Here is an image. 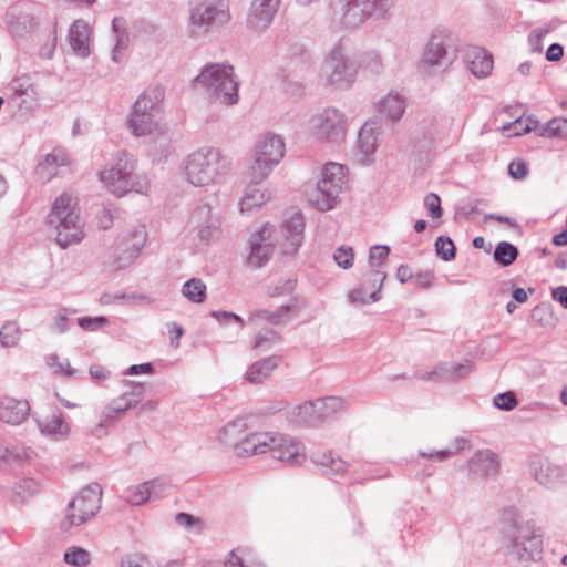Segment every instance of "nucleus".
<instances>
[{
  "instance_id": "a19ab883",
  "label": "nucleus",
  "mask_w": 567,
  "mask_h": 567,
  "mask_svg": "<svg viewBox=\"0 0 567 567\" xmlns=\"http://www.w3.org/2000/svg\"><path fill=\"white\" fill-rule=\"evenodd\" d=\"M519 251L515 245L509 241H499L493 254L494 261L502 267L511 266L518 257Z\"/></svg>"
},
{
  "instance_id": "5fc2aeb1",
  "label": "nucleus",
  "mask_w": 567,
  "mask_h": 567,
  "mask_svg": "<svg viewBox=\"0 0 567 567\" xmlns=\"http://www.w3.org/2000/svg\"><path fill=\"white\" fill-rule=\"evenodd\" d=\"M493 402L496 408L503 411H512L518 404L516 395L511 391L498 393L494 396Z\"/></svg>"
},
{
  "instance_id": "680f3d73",
  "label": "nucleus",
  "mask_w": 567,
  "mask_h": 567,
  "mask_svg": "<svg viewBox=\"0 0 567 567\" xmlns=\"http://www.w3.org/2000/svg\"><path fill=\"white\" fill-rule=\"evenodd\" d=\"M508 174L514 179H524L528 174L526 162L520 158L513 159L508 164Z\"/></svg>"
},
{
  "instance_id": "cd10ccee",
  "label": "nucleus",
  "mask_w": 567,
  "mask_h": 567,
  "mask_svg": "<svg viewBox=\"0 0 567 567\" xmlns=\"http://www.w3.org/2000/svg\"><path fill=\"white\" fill-rule=\"evenodd\" d=\"M69 42L72 51L76 55L81 58H87L90 55V31L83 20H76L71 25L69 30Z\"/></svg>"
},
{
  "instance_id": "f257e3e1",
  "label": "nucleus",
  "mask_w": 567,
  "mask_h": 567,
  "mask_svg": "<svg viewBox=\"0 0 567 567\" xmlns=\"http://www.w3.org/2000/svg\"><path fill=\"white\" fill-rule=\"evenodd\" d=\"M239 81L234 68L224 63H210L204 66L193 80V89L202 92L208 100L224 105L237 104Z\"/></svg>"
},
{
  "instance_id": "9d476101",
  "label": "nucleus",
  "mask_w": 567,
  "mask_h": 567,
  "mask_svg": "<svg viewBox=\"0 0 567 567\" xmlns=\"http://www.w3.org/2000/svg\"><path fill=\"white\" fill-rule=\"evenodd\" d=\"M357 73V61L348 56L341 42L336 43L327 54L322 65L321 78L324 85L350 87L355 81Z\"/></svg>"
},
{
  "instance_id": "6e6552de",
  "label": "nucleus",
  "mask_w": 567,
  "mask_h": 567,
  "mask_svg": "<svg viewBox=\"0 0 567 567\" xmlns=\"http://www.w3.org/2000/svg\"><path fill=\"white\" fill-rule=\"evenodd\" d=\"M344 169L346 167L339 163L326 164L317 187L308 194L310 204L318 210L328 212L338 204L346 178Z\"/></svg>"
},
{
  "instance_id": "423d86ee",
  "label": "nucleus",
  "mask_w": 567,
  "mask_h": 567,
  "mask_svg": "<svg viewBox=\"0 0 567 567\" xmlns=\"http://www.w3.org/2000/svg\"><path fill=\"white\" fill-rule=\"evenodd\" d=\"M164 91L159 86L146 89L133 105L128 128L135 137L161 131V104Z\"/></svg>"
},
{
  "instance_id": "8fccbe9b",
  "label": "nucleus",
  "mask_w": 567,
  "mask_h": 567,
  "mask_svg": "<svg viewBox=\"0 0 567 567\" xmlns=\"http://www.w3.org/2000/svg\"><path fill=\"white\" fill-rule=\"evenodd\" d=\"M20 339V328L16 322H7L0 329V342L4 347H14Z\"/></svg>"
},
{
  "instance_id": "f03ea898",
  "label": "nucleus",
  "mask_w": 567,
  "mask_h": 567,
  "mask_svg": "<svg viewBox=\"0 0 567 567\" xmlns=\"http://www.w3.org/2000/svg\"><path fill=\"white\" fill-rule=\"evenodd\" d=\"M542 536L534 520L513 516L505 532V555L522 563L536 560L542 554Z\"/></svg>"
},
{
  "instance_id": "f3484780",
  "label": "nucleus",
  "mask_w": 567,
  "mask_h": 567,
  "mask_svg": "<svg viewBox=\"0 0 567 567\" xmlns=\"http://www.w3.org/2000/svg\"><path fill=\"white\" fill-rule=\"evenodd\" d=\"M147 233L145 226L134 227L117 245L115 250L117 267H125L137 258L146 243Z\"/></svg>"
},
{
  "instance_id": "4c0bfd02",
  "label": "nucleus",
  "mask_w": 567,
  "mask_h": 567,
  "mask_svg": "<svg viewBox=\"0 0 567 567\" xmlns=\"http://www.w3.org/2000/svg\"><path fill=\"white\" fill-rule=\"evenodd\" d=\"M377 144H351L348 156L353 164L368 166L374 162Z\"/></svg>"
},
{
  "instance_id": "c85d7f7f",
  "label": "nucleus",
  "mask_w": 567,
  "mask_h": 567,
  "mask_svg": "<svg viewBox=\"0 0 567 567\" xmlns=\"http://www.w3.org/2000/svg\"><path fill=\"white\" fill-rule=\"evenodd\" d=\"M311 461L326 476L342 475L348 468V463L332 452H315L311 455Z\"/></svg>"
},
{
  "instance_id": "052dcab7",
  "label": "nucleus",
  "mask_w": 567,
  "mask_h": 567,
  "mask_svg": "<svg viewBox=\"0 0 567 567\" xmlns=\"http://www.w3.org/2000/svg\"><path fill=\"white\" fill-rule=\"evenodd\" d=\"M120 567H150V563L143 554L132 553L122 557Z\"/></svg>"
},
{
  "instance_id": "4468645a",
  "label": "nucleus",
  "mask_w": 567,
  "mask_h": 567,
  "mask_svg": "<svg viewBox=\"0 0 567 567\" xmlns=\"http://www.w3.org/2000/svg\"><path fill=\"white\" fill-rule=\"evenodd\" d=\"M390 6L391 0H343L340 23L346 29H357L374 14L384 16Z\"/></svg>"
},
{
  "instance_id": "6e6d98bb",
  "label": "nucleus",
  "mask_w": 567,
  "mask_h": 567,
  "mask_svg": "<svg viewBox=\"0 0 567 567\" xmlns=\"http://www.w3.org/2000/svg\"><path fill=\"white\" fill-rule=\"evenodd\" d=\"M130 34L126 30H122L121 33L115 35V45L112 52V60L116 63L121 62L122 52L128 47Z\"/></svg>"
},
{
  "instance_id": "603ef678",
  "label": "nucleus",
  "mask_w": 567,
  "mask_h": 567,
  "mask_svg": "<svg viewBox=\"0 0 567 567\" xmlns=\"http://www.w3.org/2000/svg\"><path fill=\"white\" fill-rule=\"evenodd\" d=\"M38 492V485L32 478H23L13 487V493L20 501L34 495Z\"/></svg>"
},
{
  "instance_id": "f704fd0d",
  "label": "nucleus",
  "mask_w": 567,
  "mask_h": 567,
  "mask_svg": "<svg viewBox=\"0 0 567 567\" xmlns=\"http://www.w3.org/2000/svg\"><path fill=\"white\" fill-rule=\"evenodd\" d=\"M260 184L261 183H254L250 179V183L245 188V193L240 202L241 212H250L256 207L262 206L269 200L270 195L261 189Z\"/></svg>"
},
{
  "instance_id": "a18cd8bd",
  "label": "nucleus",
  "mask_w": 567,
  "mask_h": 567,
  "mask_svg": "<svg viewBox=\"0 0 567 567\" xmlns=\"http://www.w3.org/2000/svg\"><path fill=\"white\" fill-rule=\"evenodd\" d=\"M64 561L73 567H86L91 563V554L82 547L72 546L65 550Z\"/></svg>"
},
{
  "instance_id": "e433bc0d",
  "label": "nucleus",
  "mask_w": 567,
  "mask_h": 567,
  "mask_svg": "<svg viewBox=\"0 0 567 567\" xmlns=\"http://www.w3.org/2000/svg\"><path fill=\"white\" fill-rule=\"evenodd\" d=\"M532 131H534L538 136L539 122L534 116H528L526 118L520 117L502 126V134L504 137L518 136Z\"/></svg>"
},
{
  "instance_id": "a878e982",
  "label": "nucleus",
  "mask_w": 567,
  "mask_h": 567,
  "mask_svg": "<svg viewBox=\"0 0 567 567\" xmlns=\"http://www.w3.org/2000/svg\"><path fill=\"white\" fill-rule=\"evenodd\" d=\"M465 61L470 72L478 79L486 78L493 70V56L481 47H471L466 50Z\"/></svg>"
},
{
  "instance_id": "412c9836",
  "label": "nucleus",
  "mask_w": 567,
  "mask_h": 567,
  "mask_svg": "<svg viewBox=\"0 0 567 567\" xmlns=\"http://www.w3.org/2000/svg\"><path fill=\"white\" fill-rule=\"evenodd\" d=\"M282 0H252L247 23L255 31L267 29L272 22Z\"/></svg>"
},
{
  "instance_id": "69168bd1",
  "label": "nucleus",
  "mask_w": 567,
  "mask_h": 567,
  "mask_svg": "<svg viewBox=\"0 0 567 567\" xmlns=\"http://www.w3.org/2000/svg\"><path fill=\"white\" fill-rule=\"evenodd\" d=\"M424 205L434 218H440L443 214L441 199L434 193H429L424 198Z\"/></svg>"
},
{
  "instance_id": "ea45409f",
  "label": "nucleus",
  "mask_w": 567,
  "mask_h": 567,
  "mask_svg": "<svg viewBox=\"0 0 567 567\" xmlns=\"http://www.w3.org/2000/svg\"><path fill=\"white\" fill-rule=\"evenodd\" d=\"M539 137L567 140V118L554 117L546 124H539Z\"/></svg>"
},
{
  "instance_id": "c9c22d12",
  "label": "nucleus",
  "mask_w": 567,
  "mask_h": 567,
  "mask_svg": "<svg viewBox=\"0 0 567 567\" xmlns=\"http://www.w3.org/2000/svg\"><path fill=\"white\" fill-rule=\"evenodd\" d=\"M315 401L317 406V415L319 416V423L332 419L338 413L346 410V402L338 396L320 398Z\"/></svg>"
},
{
  "instance_id": "c03bdc74",
  "label": "nucleus",
  "mask_w": 567,
  "mask_h": 567,
  "mask_svg": "<svg viewBox=\"0 0 567 567\" xmlns=\"http://www.w3.org/2000/svg\"><path fill=\"white\" fill-rule=\"evenodd\" d=\"M155 486L154 481L138 484L134 489L128 491L126 501L132 505H142L151 498L152 489Z\"/></svg>"
},
{
  "instance_id": "de8ad7c7",
  "label": "nucleus",
  "mask_w": 567,
  "mask_h": 567,
  "mask_svg": "<svg viewBox=\"0 0 567 567\" xmlns=\"http://www.w3.org/2000/svg\"><path fill=\"white\" fill-rule=\"evenodd\" d=\"M291 307L288 305L281 306L277 311L269 312L268 310H257L251 313V318L265 319L274 324H281L288 320V313Z\"/></svg>"
},
{
  "instance_id": "9b49d317",
  "label": "nucleus",
  "mask_w": 567,
  "mask_h": 567,
  "mask_svg": "<svg viewBox=\"0 0 567 567\" xmlns=\"http://www.w3.org/2000/svg\"><path fill=\"white\" fill-rule=\"evenodd\" d=\"M101 501L102 487L99 483H91L82 488L69 503L61 528L69 530L92 519L101 508Z\"/></svg>"
},
{
  "instance_id": "c756f323",
  "label": "nucleus",
  "mask_w": 567,
  "mask_h": 567,
  "mask_svg": "<svg viewBox=\"0 0 567 567\" xmlns=\"http://www.w3.org/2000/svg\"><path fill=\"white\" fill-rule=\"evenodd\" d=\"M405 107V99L398 92H389L377 103L378 112L386 118H390L392 122H396L402 117Z\"/></svg>"
},
{
  "instance_id": "338daca9",
  "label": "nucleus",
  "mask_w": 567,
  "mask_h": 567,
  "mask_svg": "<svg viewBox=\"0 0 567 567\" xmlns=\"http://www.w3.org/2000/svg\"><path fill=\"white\" fill-rule=\"evenodd\" d=\"M128 389L123 392L127 400H131L136 405L144 396L145 386L143 383L127 382Z\"/></svg>"
},
{
  "instance_id": "58836bf2",
  "label": "nucleus",
  "mask_w": 567,
  "mask_h": 567,
  "mask_svg": "<svg viewBox=\"0 0 567 567\" xmlns=\"http://www.w3.org/2000/svg\"><path fill=\"white\" fill-rule=\"evenodd\" d=\"M389 128V124L384 125L379 118H371L359 131L358 142H379L384 138L385 130Z\"/></svg>"
},
{
  "instance_id": "bf43d9fd",
  "label": "nucleus",
  "mask_w": 567,
  "mask_h": 567,
  "mask_svg": "<svg viewBox=\"0 0 567 567\" xmlns=\"http://www.w3.org/2000/svg\"><path fill=\"white\" fill-rule=\"evenodd\" d=\"M109 322L106 317H82L78 319V324L87 331H95Z\"/></svg>"
},
{
  "instance_id": "393cba45",
  "label": "nucleus",
  "mask_w": 567,
  "mask_h": 567,
  "mask_svg": "<svg viewBox=\"0 0 567 567\" xmlns=\"http://www.w3.org/2000/svg\"><path fill=\"white\" fill-rule=\"evenodd\" d=\"M37 424L43 435L55 441L66 439L71 431L64 413L59 409L53 410L51 414L37 419Z\"/></svg>"
},
{
  "instance_id": "79ce46f5",
  "label": "nucleus",
  "mask_w": 567,
  "mask_h": 567,
  "mask_svg": "<svg viewBox=\"0 0 567 567\" xmlns=\"http://www.w3.org/2000/svg\"><path fill=\"white\" fill-rule=\"evenodd\" d=\"M182 293L189 301L202 303L206 299V285L199 278H192L183 285Z\"/></svg>"
},
{
  "instance_id": "bb28decb",
  "label": "nucleus",
  "mask_w": 567,
  "mask_h": 567,
  "mask_svg": "<svg viewBox=\"0 0 567 567\" xmlns=\"http://www.w3.org/2000/svg\"><path fill=\"white\" fill-rule=\"evenodd\" d=\"M385 278H386L385 272L378 270V269H372L367 275V281L371 282L372 287H374L375 290L368 295V291L363 286L359 287L357 289H353L349 293L350 301L352 303H361V305L372 303V302L378 301L380 299V291H381V288H382V285H383V281L385 280Z\"/></svg>"
},
{
  "instance_id": "4be33fe9",
  "label": "nucleus",
  "mask_w": 567,
  "mask_h": 567,
  "mask_svg": "<svg viewBox=\"0 0 567 567\" xmlns=\"http://www.w3.org/2000/svg\"><path fill=\"white\" fill-rule=\"evenodd\" d=\"M535 480L549 488L567 483V472L559 465L553 464L547 458H538L532 463Z\"/></svg>"
},
{
  "instance_id": "a211bd4d",
  "label": "nucleus",
  "mask_w": 567,
  "mask_h": 567,
  "mask_svg": "<svg viewBox=\"0 0 567 567\" xmlns=\"http://www.w3.org/2000/svg\"><path fill=\"white\" fill-rule=\"evenodd\" d=\"M272 228L264 225L260 230L252 234L250 238V252L247 264L252 268H260L266 265L274 252L271 240Z\"/></svg>"
},
{
  "instance_id": "5701e85b",
  "label": "nucleus",
  "mask_w": 567,
  "mask_h": 567,
  "mask_svg": "<svg viewBox=\"0 0 567 567\" xmlns=\"http://www.w3.org/2000/svg\"><path fill=\"white\" fill-rule=\"evenodd\" d=\"M305 220L301 213L293 215L285 221L281 228L284 243L281 250L284 255H293L297 252L303 241Z\"/></svg>"
},
{
  "instance_id": "2f4dec72",
  "label": "nucleus",
  "mask_w": 567,
  "mask_h": 567,
  "mask_svg": "<svg viewBox=\"0 0 567 567\" xmlns=\"http://www.w3.org/2000/svg\"><path fill=\"white\" fill-rule=\"evenodd\" d=\"M30 411L25 400H8L0 408V420L9 424H20L25 420Z\"/></svg>"
},
{
  "instance_id": "0eeeda50",
  "label": "nucleus",
  "mask_w": 567,
  "mask_h": 567,
  "mask_svg": "<svg viewBox=\"0 0 567 567\" xmlns=\"http://www.w3.org/2000/svg\"><path fill=\"white\" fill-rule=\"evenodd\" d=\"M348 118L342 111L328 106L310 116L301 125V131L293 138L326 136L332 140H344L348 131Z\"/></svg>"
},
{
  "instance_id": "b1692460",
  "label": "nucleus",
  "mask_w": 567,
  "mask_h": 567,
  "mask_svg": "<svg viewBox=\"0 0 567 567\" xmlns=\"http://www.w3.org/2000/svg\"><path fill=\"white\" fill-rule=\"evenodd\" d=\"M499 466L498 455L489 449L478 450L468 460L471 473L484 478L496 476L499 472Z\"/></svg>"
},
{
  "instance_id": "0e129e2a",
  "label": "nucleus",
  "mask_w": 567,
  "mask_h": 567,
  "mask_svg": "<svg viewBox=\"0 0 567 567\" xmlns=\"http://www.w3.org/2000/svg\"><path fill=\"white\" fill-rule=\"evenodd\" d=\"M435 275L432 270L419 271L414 275L413 284L417 289H429L432 287Z\"/></svg>"
},
{
  "instance_id": "1a4fd4ad",
  "label": "nucleus",
  "mask_w": 567,
  "mask_h": 567,
  "mask_svg": "<svg viewBox=\"0 0 567 567\" xmlns=\"http://www.w3.org/2000/svg\"><path fill=\"white\" fill-rule=\"evenodd\" d=\"M135 166L136 159L128 156L125 151H121L116 155L115 164L111 168L100 172V181L117 197H122L131 190L142 193V186L136 182Z\"/></svg>"
},
{
  "instance_id": "ddd939ff",
  "label": "nucleus",
  "mask_w": 567,
  "mask_h": 567,
  "mask_svg": "<svg viewBox=\"0 0 567 567\" xmlns=\"http://www.w3.org/2000/svg\"><path fill=\"white\" fill-rule=\"evenodd\" d=\"M230 20L227 0H205L190 9L189 24L193 27L192 35L208 32L210 29L221 27Z\"/></svg>"
},
{
  "instance_id": "774afa93",
  "label": "nucleus",
  "mask_w": 567,
  "mask_h": 567,
  "mask_svg": "<svg viewBox=\"0 0 567 567\" xmlns=\"http://www.w3.org/2000/svg\"><path fill=\"white\" fill-rule=\"evenodd\" d=\"M175 523L178 526L185 527L187 529L197 527L198 530L202 529V520L198 517H195L188 513H178L175 516Z\"/></svg>"
},
{
  "instance_id": "e2e57ef3",
  "label": "nucleus",
  "mask_w": 567,
  "mask_h": 567,
  "mask_svg": "<svg viewBox=\"0 0 567 567\" xmlns=\"http://www.w3.org/2000/svg\"><path fill=\"white\" fill-rule=\"evenodd\" d=\"M390 248L388 246L375 245L370 248L369 261L372 267H379L388 257Z\"/></svg>"
},
{
  "instance_id": "2eb2a0df",
  "label": "nucleus",
  "mask_w": 567,
  "mask_h": 567,
  "mask_svg": "<svg viewBox=\"0 0 567 567\" xmlns=\"http://www.w3.org/2000/svg\"><path fill=\"white\" fill-rule=\"evenodd\" d=\"M286 144H257L248 176L254 183H261L285 156Z\"/></svg>"
},
{
  "instance_id": "aec40b11",
  "label": "nucleus",
  "mask_w": 567,
  "mask_h": 567,
  "mask_svg": "<svg viewBox=\"0 0 567 567\" xmlns=\"http://www.w3.org/2000/svg\"><path fill=\"white\" fill-rule=\"evenodd\" d=\"M39 25L38 18L23 6H11L7 12V28L13 38L30 34Z\"/></svg>"
},
{
  "instance_id": "f8f14e48",
  "label": "nucleus",
  "mask_w": 567,
  "mask_h": 567,
  "mask_svg": "<svg viewBox=\"0 0 567 567\" xmlns=\"http://www.w3.org/2000/svg\"><path fill=\"white\" fill-rule=\"evenodd\" d=\"M244 426L243 420H235L225 425L219 432V440L227 445H234L235 454L239 457L268 453L272 433H250L239 442H234Z\"/></svg>"
},
{
  "instance_id": "39448f33",
  "label": "nucleus",
  "mask_w": 567,
  "mask_h": 567,
  "mask_svg": "<svg viewBox=\"0 0 567 567\" xmlns=\"http://www.w3.org/2000/svg\"><path fill=\"white\" fill-rule=\"evenodd\" d=\"M457 52L453 33L437 28L427 38L420 59V68L427 74L443 73L456 61Z\"/></svg>"
},
{
  "instance_id": "864d4df0",
  "label": "nucleus",
  "mask_w": 567,
  "mask_h": 567,
  "mask_svg": "<svg viewBox=\"0 0 567 567\" xmlns=\"http://www.w3.org/2000/svg\"><path fill=\"white\" fill-rule=\"evenodd\" d=\"M333 259L337 265L343 269H349L353 265L354 251L350 246H341L336 249Z\"/></svg>"
},
{
  "instance_id": "6ab92c4d",
  "label": "nucleus",
  "mask_w": 567,
  "mask_h": 567,
  "mask_svg": "<svg viewBox=\"0 0 567 567\" xmlns=\"http://www.w3.org/2000/svg\"><path fill=\"white\" fill-rule=\"evenodd\" d=\"M302 450L303 446L300 442H293L284 435L272 433V442H269L268 453L275 460L298 465L306 458Z\"/></svg>"
},
{
  "instance_id": "7ed1b4c3",
  "label": "nucleus",
  "mask_w": 567,
  "mask_h": 567,
  "mask_svg": "<svg viewBox=\"0 0 567 567\" xmlns=\"http://www.w3.org/2000/svg\"><path fill=\"white\" fill-rule=\"evenodd\" d=\"M48 223L56 230V244L61 248L79 244L84 238L83 224L78 200L71 194L62 193L52 204Z\"/></svg>"
},
{
  "instance_id": "09e8293b",
  "label": "nucleus",
  "mask_w": 567,
  "mask_h": 567,
  "mask_svg": "<svg viewBox=\"0 0 567 567\" xmlns=\"http://www.w3.org/2000/svg\"><path fill=\"white\" fill-rule=\"evenodd\" d=\"M435 251L444 261H451L455 258L456 249L453 240L447 236H439L435 240Z\"/></svg>"
},
{
  "instance_id": "20e7f679",
  "label": "nucleus",
  "mask_w": 567,
  "mask_h": 567,
  "mask_svg": "<svg viewBox=\"0 0 567 567\" xmlns=\"http://www.w3.org/2000/svg\"><path fill=\"white\" fill-rule=\"evenodd\" d=\"M229 167L230 159L219 148L203 146L187 156L185 174L192 185L203 187L215 183Z\"/></svg>"
},
{
  "instance_id": "4d7b16f0",
  "label": "nucleus",
  "mask_w": 567,
  "mask_h": 567,
  "mask_svg": "<svg viewBox=\"0 0 567 567\" xmlns=\"http://www.w3.org/2000/svg\"><path fill=\"white\" fill-rule=\"evenodd\" d=\"M280 340L279 334L274 329H262L255 339L254 348H262L267 344H275Z\"/></svg>"
},
{
  "instance_id": "473e14b6",
  "label": "nucleus",
  "mask_w": 567,
  "mask_h": 567,
  "mask_svg": "<svg viewBox=\"0 0 567 567\" xmlns=\"http://www.w3.org/2000/svg\"><path fill=\"white\" fill-rule=\"evenodd\" d=\"M280 357L271 355L252 363L246 371V380L250 383H259L270 377L278 367Z\"/></svg>"
},
{
  "instance_id": "72a5a7b5",
  "label": "nucleus",
  "mask_w": 567,
  "mask_h": 567,
  "mask_svg": "<svg viewBox=\"0 0 567 567\" xmlns=\"http://www.w3.org/2000/svg\"><path fill=\"white\" fill-rule=\"evenodd\" d=\"M288 419L296 424L311 425L319 424V416L317 415L316 401H307L302 404L296 405L288 412Z\"/></svg>"
},
{
  "instance_id": "49530a36",
  "label": "nucleus",
  "mask_w": 567,
  "mask_h": 567,
  "mask_svg": "<svg viewBox=\"0 0 567 567\" xmlns=\"http://www.w3.org/2000/svg\"><path fill=\"white\" fill-rule=\"evenodd\" d=\"M359 68L372 74H380L383 70L382 58L377 51L363 52L359 58Z\"/></svg>"
},
{
  "instance_id": "13d9d810",
  "label": "nucleus",
  "mask_w": 567,
  "mask_h": 567,
  "mask_svg": "<svg viewBox=\"0 0 567 567\" xmlns=\"http://www.w3.org/2000/svg\"><path fill=\"white\" fill-rule=\"evenodd\" d=\"M44 163L49 166H64L71 163L70 156L60 147L45 156Z\"/></svg>"
},
{
  "instance_id": "7c9ffc66",
  "label": "nucleus",
  "mask_w": 567,
  "mask_h": 567,
  "mask_svg": "<svg viewBox=\"0 0 567 567\" xmlns=\"http://www.w3.org/2000/svg\"><path fill=\"white\" fill-rule=\"evenodd\" d=\"M135 406L131 400H127L124 394L118 398L112 400L102 412V416L100 423L97 424L94 434L100 436V431L103 427L109 426L113 423L117 417L123 415L128 409Z\"/></svg>"
},
{
  "instance_id": "3c124183",
  "label": "nucleus",
  "mask_w": 567,
  "mask_h": 567,
  "mask_svg": "<svg viewBox=\"0 0 567 567\" xmlns=\"http://www.w3.org/2000/svg\"><path fill=\"white\" fill-rule=\"evenodd\" d=\"M48 365L54 370V373L72 378L75 375V370L70 365L68 359L61 360L58 354L48 357Z\"/></svg>"
},
{
  "instance_id": "37998d69",
  "label": "nucleus",
  "mask_w": 567,
  "mask_h": 567,
  "mask_svg": "<svg viewBox=\"0 0 567 567\" xmlns=\"http://www.w3.org/2000/svg\"><path fill=\"white\" fill-rule=\"evenodd\" d=\"M444 367V381L451 382L465 378L473 371V362L465 360L463 363H443Z\"/></svg>"
},
{
  "instance_id": "dca6fc26",
  "label": "nucleus",
  "mask_w": 567,
  "mask_h": 567,
  "mask_svg": "<svg viewBox=\"0 0 567 567\" xmlns=\"http://www.w3.org/2000/svg\"><path fill=\"white\" fill-rule=\"evenodd\" d=\"M190 224L197 230L200 240L218 239L221 235V219L213 213V208L208 204H200L194 209Z\"/></svg>"
}]
</instances>
